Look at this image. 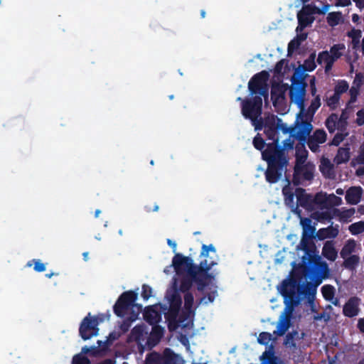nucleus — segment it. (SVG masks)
<instances>
[{
  "label": "nucleus",
  "instance_id": "obj_1",
  "mask_svg": "<svg viewBox=\"0 0 364 364\" xmlns=\"http://www.w3.org/2000/svg\"><path fill=\"white\" fill-rule=\"evenodd\" d=\"M200 257L202 259L199 267H193L187 257L176 255L172 260V266L176 272L174 284L179 286L180 291H186L191 287L192 279H194L198 284V289L205 294L200 303L207 304L213 302L218 295L215 279L208 274L207 272L218 264V256L213 245H203Z\"/></svg>",
  "mask_w": 364,
  "mask_h": 364
},
{
  "label": "nucleus",
  "instance_id": "obj_2",
  "mask_svg": "<svg viewBox=\"0 0 364 364\" xmlns=\"http://www.w3.org/2000/svg\"><path fill=\"white\" fill-rule=\"evenodd\" d=\"M262 99L255 97L252 101L242 100V113L245 118L250 119L255 129L264 128V133L273 142L269 144L267 148L262 152V158L268 163V168L266 171V179L269 183H275L284 171V167L287 164V159L282 151L277 149L278 139L277 137V130L281 129L287 132L286 126L282 124L281 119L274 115L267 117L265 119L264 126H262L257 118L261 114Z\"/></svg>",
  "mask_w": 364,
  "mask_h": 364
},
{
  "label": "nucleus",
  "instance_id": "obj_3",
  "mask_svg": "<svg viewBox=\"0 0 364 364\" xmlns=\"http://www.w3.org/2000/svg\"><path fill=\"white\" fill-rule=\"evenodd\" d=\"M173 284V287L167 291L166 295V303L161 305L157 304L148 308L144 314V318L151 324L157 323L161 318L159 310H161L165 317L170 321L176 322L180 307L181 305V299L177 292V288Z\"/></svg>",
  "mask_w": 364,
  "mask_h": 364
},
{
  "label": "nucleus",
  "instance_id": "obj_4",
  "mask_svg": "<svg viewBox=\"0 0 364 364\" xmlns=\"http://www.w3.org/2000/svg\"><path fill=\"white\" fill-rule=\"evenodd\" d=\"M329 5H324L319 9L313 4H308L301 9L297 14L299 25L296 27V36L289 43V50H294L304 41L307 35L303 33V30L310 26L314 21V15L325 14L329 10Z\"/></svg>",
  "mask_w": 364,
  "mask_h": 364
},
{
  "label": "nucleus",
  "instance_id": "obj_5",
  "mask_svg": "<svg viewBox=\"0 0 364 364\" xmlns=\"http://www.w3.org/2000/svg\"><path fill=\"white\" fill-rule=\"evenodd\" d=\"M136 297L133 291L122 294L114 306L115 314L132 321L136 320L141 311V307L134 304Z\"/></svg>",
  "mask_w": 364,
  "mask_h": 364
},
{
  "label": "nucleus",
  "instance_id": "obj_6",
  "mask_svg": "<svg viewBox=\"0 0 364 364\" xmlns=\"http://www.w3.org/2000/svg\"><path fill=\"white\" fill-rule=\"evenodd\" d=\"M346 50V46L343 43L333 45L329 51H323L318 54L317 61L324 66L325 72H329L334 63L340 58Z\"/></svg>",
  "mask_w": 364,
  "mask_h": 364
},
{
  "label": "nucleus",
  "instance_id": "obj_7",
  "mask_svg": "<svg viewBox=\"0 0 364 364\" xmlns=\"http://www.w3.org/2000/svg\"><path fill=\"white\" fill-rule=\"evenodd\" d=\"M300 218V225L302 227V238L301 240V242L299 245L297 247V250H301L305 252H306V254L308 255L310 259H312L315 262H318L321 259V256L318 255V252H317L315 255H311L307 252V239L306 237L311 236L315 230V227L312 225V221L309 218H302L299 216Z\"/></svg>",
  "mask_w": 364,
  "mask_h": 364
},
{
  "label": "nucleus",
  "instance_id": "obj_8",
  "mask_svg": "<svg viewBox=\"0 0 364 364\" xmlns=\"http://www.w3.org/2000/svg\"><path fill=\"white\" fill-rule=\"evenodd\" d=\"M312 117L304 114V112H299L297 115L296 125H295V134L296 138L299 141L304 142L306 137L309 135L312 131L313 126L311 124Z\"/></svg>",
  "mask_w": 364,
  "mask_h": 364
},
{
  "label": "nucleus",
  "instance_id": "obj_9",
  "mask_svg": "<svg viewBox=\"0 0 364 364\" xmlns=\"http://www.w3.org/2000/svg\"><path fill=\"white\" fill-rule=\"evenodd\" d=\"M268 78L269 73L266 71H262L255 75L248 84L251 95L259 92L260 95L266 97Z\"/></svg>",
  "mask_w": 364,
  "mask_h": 364
},
{
  "label": "nucleus",
  "instance_id": "obj_10",
  "mask_svg": "<svg viewBox=\"0 0 364 364\" xmlns=\"http://www.w3.org/2000/svg\"><path fill=\"white\" fill-rule=\"evenodd\" d=\"M306 86L302 82H293L290 87V98L292 102L297 105L299 112H304V98Z\"/></svg>",
  "mask_w": 364,
  "mask_h": 364
},
{
  "label": "nucleus",
  "instance_id": "obj_11",
  "mask_svg": "<svg viewBox=\"0 0 364 364\" xmlns=\"http://www.w3.org/2000/svg\"><path fill=\"white\" fill-rule=\"evenodd\" d=\"M99 323L96 318L87 316L84 318L80 328V333L84 340L97 336L98 333Z\"/></svg>",
  "mask_w": 364,
  "mask_h": 364
},
{
  "label": "nucleus",
  "instance_id": "obj_12",
  "mask_svg": "<svg viewBox=\"0 0 364 364\" xmlns=\"http://www.w3.org/2000/svg\"><path fill=\"white\" fill-rule=\"evenodd\" d=\"M341 202L342 199L334 194L320 193L315 196V203L324 208L339 205Z\"/></svg>",
  "mask_w": 364,
  "mask_h": 364
},
{
  "label": "nucleus",
  "instance_id": "obj_13",
  "mask_svg": "<svg viewBox=\"0 0 364 364\" xmlns=\"http://www.w3.org/2000/svg\"><path fill=\"white\" fill-rule=\"evenodd\" d=\"M326 141V134L321 129L316 130L308 141V146L313 152H317L319 149V144Z\"/></svg>",
  "mask_w": 364,
  "mask_h": 364
},
{
  "label": "nucleus",
  "instance_id": "obj_14",
  "mask_svg": "<svg viewBox=\"0 0 364 364\" xmlns=\"http://www.w3.org/2000/svg\"><path fill=\"white\" fill-rule=\"evenodd\" d=\"M347 117L345 113H343L338 119V115L331 114L326 120V127L330 132H334L336 129L342 128L344 124H346V120Z\"/></svg>",
  "mask_w": 364,
  "mask_h": 364
},
{
  "label": "nucleus",
  "instance_id": "obj_15",
  "mask_svg": "<svg viewBox=\"0 0 364 364\" xmlns=\"http://www.w3.org/2000/svg\"><path fill=\"white\" fill-rule=\"evenodd\" d=\"M314 58L315 55H312L303 65H299L295 70L294 77L304 78L306 71H312L316 68Z\"/></svg>",
  "mask_w": 364,
  "mask_h": 364
},
{
  "label": "nucleus",
  "instance_id": "obj_16",
  "mask_svg": "<svg viewBox=\"0 0 364 364\" xmlns=\"http://www.w3.org/2000/svg\"><path fill=\"white\" fill-rule=\"evenodd\" d=\"M296 164L295 170L298 173H303V165L307 158V151L305 149L304 143L296 146Z\"/></svg>",
  "mask_w": 364,
  "mask_h": 364
},
{
  "label": "nucleus",
  "instance_id": "obj_17",
  "mask_svg": "<svg viewBox=\"0 0 364 364\" xmlns=\"http://www.w3.org/2000/svg\"><path fill=\"white\" fill-rule=\"evenodd\" d=\"M363 193L360 187L354 186L350 188L346 194V200L348 203L355 205L360 202Z\"/></svg>",
  "mask_w": 364,
  "mask_h": 364
},
{
  "label": "nucleus",
  "instance_id": "obj_18",
  "mask_svg": "<svg viewBox=\"0 0 364 364\" xmlns=\"http://www.w3.org/2000/svg\"><path fill=\"white\" fill-rule=\"evenodd\" d=\"M359 303L360 300L358 298L350 299L343 306V314L348 317L356 316L358 313Z\"/></svg>",
  "mask_w": 364,
  "mask_h": 364
},
{
  "label": "nucleus",
  "instance_id": "obj_19",
  "mask_svg": "<svg viewBox=\"0 0 364 364\" xmlns=\"http://www.w3.org/2000/svg\"><path fill=\"white\" fill-rule=\"evenodd\" d=\"M282 193L284 196L285 204L292 209L296 208L295 192H292V188L290 187L289 182H287V185L283 188Z\"/></svg>",
  "mask_w": 364,
  "mask_h": 364
},
{
  "label": "nucleus",
  "instance_id": "obj_20",
  "mask_svg": "<svg viewBox=\"0 0 364 364\" xmlns=\"http://www.w3.org/2000/svg\"><path fill=\"white\" fill-rule=\"evenodd\" d=\"M360 248V245L356 242L355 240L349 239L345 242L342 250H341V257L342 258H345L347 256H349L351 254L355 252L357 250Z\"/></svg>",
  "mask_w": 364,
  "mask_h": 364
},
{
  "label": "nucleus",
  "instance_id": "obj_21",
  "mask_svg": "<svg viewBox=\"0 0 364 364\" xmlns=\"http://www.w3.org/2000/svg\"><path fill=\"white\" fill-rule=\"evenodd\" d=\"M184 308L186 311L185 318H179L176 322H183L185 318H191L193 314V296L191 294L187 293L184 297Z\"/></svg>",
  "mask_w": 364,
  "mask_h": 364
},
{
  "label": "nucleus",
  "instance_id": "obj_22",
  "mask_svg": "<svg viewBox=\"0 0 364 364\" xmlns=\"http://www.w3.org/2000/svg\"><path fill=\"white\" fill-rule=\"evenodd\" d=\"M322 255L330 261H335L338 253L332 242H326L322 249Z\"/></svg>",
  "mask_w": 364,
  "mask_h": 364
},
{
  "label": "nucleus",
  "instance_id": "obj_23",
  "mask_svg": "<svg viewBox=\"0 0 364 364\" xmlns=\"http://www.w3.org/2000/svg\"><path fill=\"white\" fill-rule=\"evenodd\" d=\"M284 89L280 85H274L272 88V100L273 104L276 106L284 100Z\"/></svg>",
  "mask_w": 364,
  "mask_h": 364
},
{
  "label": "nucleus",
  "instance_id": "obj_24",
  "mask_svg": "<svg viewBox=\"0 0 364 364\" xmlns=\"http://www.w3.org/2000/svg\"><path fill=\"white\" fill-rule=\"evenodd\" d=\"M321 291L323 297L326 300L331 301L335 306L339 305L338 300L334 298L335 289L333 287L330 285H325L322 287Z\"/></svg>",
  "mask_w": 364,
  "mask_h": 364
},
{
  "label": "nucleus",
  "instance_id": "obj_25",
  "mask_svg": "<svg viewBox=\"0 0 364 364\" xmlns=\"http://www.w3.org/2000/svg\"><path fill=\"white\" fill-rule=\"evenodd\" d=\"M351 164L353 166L364 164V143L360 147L358 155L352 160ZM356 173L358 176L363 175L364 168L357 169Z\"/></svg>",
  "mask_w": 364,
  "mask_h": 364
},
{
  "label": "nucleus",
  "instance_id": "obj_26",
  "mask_svg": "<svg viewBox=\"0 0 364 364\" xmlns=\"http://www.w3.org/2000/svg\"><path fill=\"white\" fill-rule=\"evenodd\" d=\"M350 159L349 148H341L334 159V162L337 164L347 162Z\"/></svg>",
  "mask_w": 364,
  "mask_h": 364
},
{
  "label": "nucleus",
  "instance_id": "obj_27",
  "mask_svg": "<svg viewBox=\"0 0 364 364\" xmlns=\"http://www.w3.org/2000/svg\"><path fill=\"white\" fill-rule=\"evenodd\" d=\"M295 196H296V207L298 205L305 206L307 205V203L309 202V197L303 189L296 188L295 190Z\"/></svg>",
  "mask_w": 364,
  "mask_h": 364
},
{
  "label": "nucleus",
  "instance_id": "obj_28",
  "mask_svg": "<svg viewBox=\"0 0 364 364\" xmlns=\"http://www.w3.org/2000/svg\"><path fill=\"white\" fill-rule=\"evenodd\" d=\"M295 196H296V207L298 205L305 206L307 205V203L309 202V197L303 189L296 188L295 190Z\"/></svg>",
  "mask_w": 364,
  "mask_h": 364
},
{
  "label": "nucleus",
  "instance_id": "obj_29",
  "mask_svg": "<svg viewBox=\"0 0 364 364\" xmlns=\"http://www.w3.org/2000/svg\"><path fill=\"white\" fill-rule=\"evenodd\" d=\"M343 259L345 267L350 269H355L360 262V257L356 255H350Z\"/></svg>",
  "mask_w": 364,
  "mask_h": 364
},
{
  "label": "nucleus",
  "instance_id": "obj_30",
  "mask_svg": "<svg viewBox=\"0 0 364 364\" xmlns=\"http://www.w3.org/2000/svg\"><path fill=\"white\" fill-rule=\"evenodd\" d=\"M289 327V320L287 318H281L277 323V330L274 332L279 336H282Z\"/></svg>",
  "mask_w": 364,
  "mask_h": 364
},
{
  "label": "nucleus",
  "instance_id": "obj_31",
  "mask_svg": "<svg viewBox=\"0 0 364 364\" xmlns=\"http://www.w3.org/2000/svg\"><path fill=\"white\" fill-rule=\"evenodd\" d=\"M321 171L327 177H331L333 174L332 164L327 159H322L320 165Z\"/></svg>",
  "mask_w": 364,
  "mask_h": 364
},
{
  "label": "nucleus",
  "instance_id": "obj_32",
  "mask_svg": "<svg viewBox=\"0 0 364 364\" xmlns=\"http://www.w3.org/2000/svg\"><path fill=\"white\" fill-rule=\"evenodd\" d=\"M342 21V16L341 14L339 12H332L328 14L327 16V21L328 23L331 26H335L338 24H339L340 22Z\"/></svg>",
  "mask_w": 364,
  "mask_h": 364
},
{
  "label": "nucleus",
  "instance_id": "obj_33",
  "mask_svg": "<svg viewBox=\"0 0 364 364\" xmlns=\"http://www.w3.org/2000/svg\"><path fill=\"white\" fill-rule=\"evenodd\" d=\"M349 231L352 235H358L364 231V222L359 221L358 223H353L348 228Z\"/></svg>",
  "mask_w": 364,
  "mask_h": 364
},
{
  "label": "nucleus",
  "instance_id": "obj_34",
  "mask_svg": "<svg viewBox=\"0 0 364 364\" xmlns=\"http://www.w3.org/2000/svg\"><path fill=\"white\" fill-rule=\"evenodd\" d=\"M349 88L348 84L345 80H339L336 86H335V93L338 94L339 96L346 92Z\"/></svg>",
  "mask_w": 364,
  "mask_h": 364
},
{
  "label": "nucleus",
  "instance_id": "obj_35",
  "mask_svg": "<svg viewBox=\"0 0 364 364\" xmlns=\"http://www.w3.org/2000/svg\"><path fill=\"white\" fill-rule=\"evenodd\" d=\"M257 341L260 344L268 345L272 341V336L269 333L262 332L259 335Z\"/></svg>",
  "mask_w": 364,
  "mask_h": 364
},
{
  "label": "nucleus",
  "instance_id": "obj_36",
  "mask_svg": "<svg viewBox=\"0 0 364 364\" xmlns=\"http://www.w3.org/2000/svg\"><path fill=\"white\" fill-rule=\"evenodd\" d=\"M320 106H321L320 97H319V96L316 95L315 97V98L312 100L311 105L309 108V112H310L311 114L308 115V116L313 117V114L318 109V107Z\"/></svg>",
  "mask_w": 364,
  "mask_h": 364
},
{
  "label": "nucleus",
  "instance_id": "obj_37",
  "mask_svg": "<svg viewBox=\"0 0 364 364\" xmlns=\"http://www.w3.org/2000/svg\"><path fill=\"white\" fill-rule=\"evenodd\" d=\"M361 31L360 30H352L348 36L352 38L353 47L355 48L359 43V39L361 37Z\"/></svg>",
  "mask_w": 364,
  "mask_h": 364
},
{
  "label": "nucleus",
  "instance_id": "obj_38",
  "mask_svg": "<svg viewBox=\"0 0 364 364\" xmlns=\"http://www.w3.org/2000/svg\"><path fill=\"white\" fill-rule=\"evenodd\" d=\"M360 87L353 86L349 90L350 95V100H349V104L354 103L356 101L357 97L359 94Z\"/></svg>",
  "mask_w": 364,
  "mask_h": 364
},
{
  "label": "nucleus",
  "instance_id": "obj_39",
  "mask_svg": "<svg viewBox=\"0 0 364 364\" xmlns=\"http://www.w3.org/2000/svg\"><path fill=\"white\" fill-rule=\"evenodd\" d=\"M339 99H340V96L335 93L333 95V96L330 97L328 100H327V105L331 107V108H335L339 101Z\"/></svg>",
  "mask_w": 364,
  "mask_h": 364
},
{
  "label": "nucleus",
  "instance_id": "obj_40",
  "mask_svg": "<svg viewBox=\"0 0 364 364\" xmlns=\"http://www.w3.org/2000/svg\"><path fill=\"white\" fill-rule=\"evenodd\" d=\"M73 364H90V360L83 355H77L73 358Z\"/></svg>",
  "mask_w": 364,
  "mask_h": 364
},
{
  "label": "nucleus",
  "instance_id": "obj_41",
  "mask_svg": "<svg viewBox=\"0 0 364 364\" xmlns=\"http://www.w3.org/2000/svg\"><path fill=\"white\" fill-rule=\"evenodd\" d=\"M364 84V75L358 73L355 75V79L353 82V86L360 87Z\"/></svg>",
  "mask_w": 364,
  "mask_h": 364
},
{
  "label": "nucleus",
  "instance_id": "obj_42",
  "mask_svg": "<svg viewBox=\"0 0 364 364\" xmlns=\"http://www.w3.org/2000/svg\"><path fill=\"white\" fill-rule=\"evenodd\" d=\"M292 286H294V284L292 282L287 281V280L284 281L281 286V291H282V294L285 296H291V294L287 291V288L289 287H292Z\"/></svg>",
  "mask_w": 364,
  "mask_h": 364
},
{
  "label": "nucleus",
  "instance_id": "obj_43",
  "mask_svg": "<svg viewBox=\"0 0 364 364\" xmlns=\"http://www.w3.org/2000/svg\"><path fill=\"white\" fill-rule=\"evenodd\" d=\"M253 144L257 149L262 150L264 146V142L262 138L257 135L253 140Z\"/></svg>",
  "mask_w": 364,
  "mask_h": 364
},
{
  "label": "nucleus",
  "instance_id": "obj_44",
  "mask_svg": "<svg viewBox=\"0 0 364 364\" xmlns=\"http://www.w3.org/2000/svg\"><path fill=\"white\" fill-rule=\"evenodd\" d=\"M356 116L355 122L359 126L363 125L364 124V109L358 111Z\"/></svg>",
  "mask_w": 364,
  "mask_h": 364
},
{
  "label": "nucleus",
  "instance_id": "obj_45",
  "mask_svg": "<svg viewBox=\"0 0 364 364\" xmlns=\"http://www.w3.org/2000/svg\"><path fill=\"white\" fill-rule=\"evenodd\" d=\"M330 230L326 228H323L318 230L317 232V236L320 240H323L328 237H329Z\"/></svg>",
  "mask_w": 364,
  "mask_h": 364
},
{
  "label": "nucleus",
  "instance_id": "obj_46",
  "mask_svg": "<svg viewBox=\"0 0 364 364\" xmlns=\"http://www.w3.org/2000/svg\"><path fill=\"white\" fill-rule=\"evenodd\" d=\"M344 137L345 135L342 133L336 134L332 141V144L336 146L338 145L344 139Z\"/></svg>",
  "mask_w": 364,
  "mask_h": 364
},
{
  "label": "nucleus",
  "instance_id": "obj_47",
  "mask_svg": "<svg viewBox=\"0 0 364 364\" xmlns=\"http://www.w3.org/2000/svg\"><path fill=\"white\" fill-rule=\"evenodd\" d=\"M151 289L146 286L144 285L142 287V293L141 295L145 299H148L151 296Z\"/></svg>",
  "mask_w": 364,
  "mask_h": 364
},
{
  "label": "nucleus",
  "instance_id": "obj_48",
  "mask_svg": "<svg viewBox=\"0 0 364 364\" xmlns=\"http://www.w3.org/2000/svg\"><path fill=\"white\" fill-rule=\"evenodd\" d=\"M353 213L354 211L353 210H346L341 214V220L344 222H347L348 218L351 217L353 215Z\"/></svg>",
  "mask_w": 364,
  "mask_h": 364
},
{
  "label": "nucleus",
  "instance_id": "obj_49",
  "mask_svg": "<svg viewBox=\"0 0 364 364\" xmlns=\"http://www.w3.org/2000/svg\"><path fill=\"white\" fill-rule=\"evenodd\" d=\"M350 4V0H335V4L338 6H347Z\"/></svg>",
  "mask_w": 364,
  "mask_h": 364
},
{
  "label": "nucleus",
  "instance_id": "obj_50",
  "mask_svg": "<svg viewBox=\"0 0 364 364\" xmlns=\"http://www.w3.org/2000/svg\"><path fill=\"white\" fill-rule=\"evenodd\" d=\"M284 344L287 346H294V343H293V337L291 335L287 336V337L285 338Z\"/></svg>",
  "mask_w": 364,
  "mask_h": 364
},
{
  "label": "nucleus",
  "instance_id": "obj_51",
  "mask_svg": "<svg viewBox=\"0 0 364 364\" xmlns=\"http://www.w3.org/2000/svg\"><path fill=\"white\" fill-rule=\"evenodd\" d=\"M353 1L355 3L356 6L359 9H362L364 8V0H353Z\"/></svg>",
  "mask_w": 364,
  "mask_h": 364
},
{
  "label": "nucleus",
  "instance_id": "obj_52",
  "mask_svg": "<svg viewBox=\"0 0 364 364\" xmlns=\"http://www.w3.org/2000/svg\"><path fill=\"white\" fill-rule=\"evenodd\" d=\"M167 242L170 247L173 248V252H176V243L174 241H172L171 240H168Z\"/></svg>",
  "mask_w": 364,
  "mask_h": 364
},
{
  "label": "nucleus",
  "instance_id": "obj_53",
  "mask_svg": "<svg viewBox=\"0 0 364 364\" xmlns=\"http://www.w3.org/2000/svg\"><path fill=\"white\" fill-rule=\"evenodd\" d=\"M358 328H360V330L362 331V332H364V318H360L359 321H358Z\"/></svg>",
  "mask_w": 364,
  "mask_h": 364
},
{
  "label": "nucleus",
  "instance_id": "obj_54",
  "mask_svg": "<svg viewBox=\"0 0 364 364\" xmlns=\"http://www.w3.org/2000/svg\"><path fill=\"white\" fill-rule=\"evenodd\" d=\"M309 170L308 171V172L306 173V176H305V178L306 179H309L311 176H312V170L314 168V167L312 166H309Z\"/></svg>",
  "mask_w": 364,
  "mask_h": 364
},
{
  "label": "nucleus",
  "instance_id": "obj_55",
  "mask_svg": "<svg viewBox=\"0 0 364 364\" xmlns=\"http://www.w3.org/2000/svg\"><path fill=\"white\" fill-rule=\"evenodd\" d=\"M154 333H156V335L159 337L161 336V334H162L161 330L160 328H159L158 327L154 328Z\"/></svg>",
  "mask_w": 364,
  "mask_h": 364
},
{
  "label": "nucleus",
  "instance_id": "obj_56",
  "mask_svg": "<svg viewBox=\"0 0 364 364\" xmlns=\"http://www.w3.org/2000/svg\"><path fill=\"white\" fill-rule=\"evenodd\" d=\"M352 20L354 23H358L360 20V17L358 14H353L352 16Z\"/></svg>",
  "mask_w": 364,
  "mask_h": 364
},
{
  "label": "nucleus",
  "instance_id": "obj_57",
  "mask_svg": "<svg viewBox=\"0 0 364 364\" xmlns=\"http://www.w3.org/2000/svg\"><path fill=\"white\" fill-rule=\"evenodd\" d=\"M336 192L338 195H343L344 193V190L342 188H337Z\"/></svg>",
  "mask_w": 364,
  "mask_h": 364
},
{
  "label": "nucleus",
  "instance_id": "obj_58",
  "mask_svg": "<svg viewBox=\"0 0 364 364\" xmlns=\"http://www.w3.org/2000/svg\"><path fill=\"white\" fill-rule=\"evenodd\" d=\"M311 94L313 96L316 95V87H311Z\"/></svg>",
  "mask_w": 364,
  "mask_h": 364
},
{
  "label": "nucleus",
  "instance_id": "obj_59",
  "mask_svg": "<svg viewBox=\"0 0 364 364\" xmlns=\"http://www.w3.org/2000/svg\"><path fill=\"white\" fill-rule=\"evenodd\" d=\"M315 81H316L315 78L311 79V80H310V86L311 87H316Z\"/></svg>",
  "mask_w": 364,
  "mask_h": 364
},
{
  "label": "nucleus",
  "instance_id": "obj_60",
  "mask_svg": "<svg viewBox=\"0 0 364 364\" xmlns=\"http://www.w3.org/2000/svg\"><path fill=\"white\" fill-rule=\"evenodd\" d=\"M83 257L85 261L88 259V252H84L83 253Z\"/></svg>",
  "mask_w": 364,
  "mask_h": 364
},
{
  "label": "nucleus",
  "instance_id": "obj_61",
  "mask_svg": "<svg viewBox=\"0 0 364 364\" xmlns=\"http://www.w3.org/2000/svg\"><path fill=\"white\" fill-rule=\"evenodd\" d=\"M89 351V348L87 347H85L82 349V353H87Z\"/></svg>",
  "mask_w": 364,
  "mask_h": 364
},
{
  "label": "nucleus",
  "instance_id": "obj_62",
  "mask_svg": "<svg viewBox=\"0 0 364 364\" xmlns=\"http://www.w3.org/2000/svg\"><path fill=\"white\" fill-rule=\"evenodd\" d=\"M100 213H101V211L100 210H96L95 214V217L97 218L100 215Z\"/></svg>",
  "mask_w": 364,
  "mask_h": 364
},
{
  "label": "nucleus",
  "instance_id": "obj_63",
  "mask_svg": "<svg viewBox=\"0 0 364 364\" xmlns=\"http://www.w3.org/2000/svg\"><path fill=\"white\" fill-rule=\"evenodd\" d=\"M362 51L364 55V38H363V41H362Z\"/></svg>",
  "mask_w": 364,
  "mask_h": 364
},
{
  "label": "nucleus",
  "instance_id": "obj_64",
  "mask_svg": "<svg viewBox=\"0 0 364 364\" xmlns=\"http://www.w3.org/2000/svg\"><path fill=\"white\" fill-rule=\"evenodd\" d=\"M200 14H201V16H202L203 18H204V17H205V11H201Z\"/></svg>",
  "mask_w": 364,
  "mask_h": 364
}]
</instances>
